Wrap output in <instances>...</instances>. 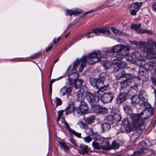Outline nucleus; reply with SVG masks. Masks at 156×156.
Segmentation results:
<instances>
[{"label":"nucleus","mask_w":156,"mask_h":156,"mask_svg":"<svg viewBox=\"0 0 156 156\" xmlns=\"http://www.w3.org/2000/svg\"><path fill=\"white\" fill-rule=\"evenodd\" d=\"M66 16H72L82 13V11L79 9H76L75 10H66Z\"/></svg>","instance_id":"5701e85b"},{"label":"nucleus","mask_w":156,"mask_h":156,"mask_svg":"<svg viewBox=\"0 0 156 156\" xmlns=\"http://www.w3.org/2000/svg\"><path fill=\"white\" fill-rule=\"evenodd\" d=\"M64 111L63 110L59 111L57 113L58 115V116L61 117L63 115Z\"/></svg>","instance_id":"6e6d98bb"},{"label":"nucleus","mask_w":156,"mask_h":156,"mask_svg":"<svg viewBox=\"0 0 156 156\" xmlns=\"http://www.w3.org/2000/svg\"><path fill=\"white\" fill-rule=\"evenodd\" d=\"M112 147L114 149H117L119 147V145L115 141L112 144Z\"/></svg>","instance_id":"09e8293b"},{"label":"nucleus","mask_w":156,"mask_h":156,"mask_svg":"<svg viewBox=\"0 0 156 156\" xmlns=\"http://www.w3.org/2000/svg\"><path fill=\"white\" fill-rule=\"evenodd\" d=\"M77 23V20H75L73 21V24L74 25L76 24Z\"/></svg>","instance_id":"774afa93"},{"label":"nucleus","mask_w":156,"mask_h":156,"mask_svg":"<svg viewBox=\"0 0 156 156\" xmlns=\"http://www.w3.org/2000/svg\"><path fill=\"white\" fill-rule=\"evenodd\" d=\"M111 117L112 119H114L117 122H119L121 121V117L120 115L119 114H115L113 116L110 115L108 116V118Z\"/></svg>","instance_id":"72a5a7b5"},{"label":"nucleus","mask_w":156,"mask_h":156,"mask_svg":"<svg viewBox=\"0 0 156 156\" xmlns=\"http://www.w3.org/2000/svg\"><path fill=\"white\" fill-rule=\"evenodd\" d=\"M70 141L74 145H76V142L73 139L71 138L70 139Z\"/></svg>","instance_id":"052dcab7"},{"label":"nucleus","mask_w":156,"mask_h":156,"mask_svg":"<svg viewBox=\"0 0 156 156\" xmlns=\"http://www.w3.org/2000/svg\"><path fill=\"white\" fill-rule=\"evenodd\" d=\"M64 124L66 126V128L67 129L69 132L72 134H74L75 136L79 138L81 137V134L80 133H77L74 130H73L71 129L70 128L68 123L66 121L64 122Z\"/></svg>","instance_id":"b1692460"},{"label":"nucleus","mask_w":156,"mask_h":156,"mask_svg":"<svg viewBox=\"0 0 156 156\" xmlns=\"http://www.w3.org/2000/svg\"><path fill=\"white\" fill-rule=\"evenodd\" d=\"M78 152L81 154H84L88 153V146L83 144L80 145Z\"/></svg>","instance_id":"bb28decb"},{"label":"nucleus","mask_w":156,"mask_h":156,"mask_svg":"<svg viewBox=\"0 0 156 156\" xmlns=\"http://www.w3.org/2000/svg\"><path fill=\"white\" fill-rule=\"evenodd\" d=\"M85 132L87 134L89 135H92L94 133V132L93 130L91 128L88 127L86 129Z\"/></svg>","instance_id":"a18cd8bd"},{"label":"nucleus","mask_w":156,"mask_h":156,"mask_svg":"<svg viewBox=\"0 0 156 156\" xmlns=\"http://www.w3.org/2000/svg\"><path fill=\"white\" fill-rule=\"evenodd\" d=\"M153 83L155 85H156V79H153L152 80Z\"/></svg>","instance_id":"69168bd1"},{"label":"nucleus","mask_w":156,"mask_h":156,"mask_svg":"<svg viewBox=\"0 0 156 156\" xmlns=\"http://www.w3.org/2000/svg\"><path fill=\"white\" fill-rule=\"evenodd\" d=\"M92 32L94 33L95 35H99L101 34L100 28L94 29L92 30Z\"/></svg>","instance_id":"37998d69"},{"label":"nucleus","mask_w":156,"mask_h":156,"mask_svg":"<svg viewBox=\"0 0 156 156\" xmlns=\"http://www.w3.org/2000/svg\"><path fill=\"white\" fill-rule=\"evenodd\" d=\"M139 117L136 114H133L130 116L132 120L131 124L128 119H125L122 121V125L126 131L130 132L136 129L142 131L144 129V128H141L142 122L140 120L139 121L138 119Z\"/></svg>","instance_id":"f03ea898"},{"label":"nucleus","mask_w":156,"mask_h":156,"mask_svg":"<svg viewBox=\"0 0 156 156\" xmlns=\"http://www.w3.org/2000/svg\"><path fill=\"white\" fill-rule=\"evenodd\" d=\"M102 93L98 89L97 91L95 93L94 96L96 97V99H98V102L100 100V99H101L102 95Z\"/></svg>","instance_id":"4c0bfd02"},{"label":"nucleus","mask_w":156,"mask_h":156,"mask_svg":"<svg viewBox=\"0 0 156 156\" xmlns=\"http://www.w3.org/2000/svg\"><path fill=\"white\" fill-rule=\"evenodd\" d=\"M152 9L154 11H156V2L154 3L152 5Z\"/></svg>","instance_id":"4d7b16f0"},{"label":"nucleus","mask_w":156,"mask_h":156,"mask_svg":"<svg viewBox=\"0 0 156 156\" xmlns=\"http://www.w3.org/2000/svg\"><path fill=\"white\" fill-rule=\"evenodd\" d=\"M49 89H50V92L51 94H52V85L51 84H50L49 86Z\"/></svg>","instance_id":"680f3d73"},{"label":"nucleus","mask_w":156,"mask_h":156,"mask_svg":"<svg viewBox=\"0 0 156 156\" xmlns=\"http://www.w3.org/2000/svg\"><path fill=\"white\" fill-rule=\"evenodd\" d=\"M101 34L102 33L108 37H110L109 28L107 27H103L100 28Z\"/></svg>","instance_id":"c85d7f7f"},{"label":"nucleus","mask_w":156,"mask_h":156,"mask_svg":"<svg viewBox=\"0 0 156 156\" xmlns=\"http://www.w3.org/2000/svg\"><path fill=\"white\" fill-rule=\"evenodd\" d=\"M126 96V94L125 92H122L119 94L116 99L117 103L119 104L122 103L125 100Z\"/></svg>","instance_id":"393cba45"},{"label":"nucleus","mask_w":156,"mask_h":156,"mask_svg":"<svg viewBox=\"0 0 156 156\" xmlns=\"http://www.w3.org/2000/svg\"><path fill=\"white\" fill-rule=\"evenodd\" d=\"M69 77L70 85L73 86L75 88H78L82 85L83 81L81 79L77 80L79 76L76 72H73Z\"/></svg>","instance_id":"423d86ee"},{"label":"nucleus","mask_w":156,"mask_h":156,"mask_svg":"<svg viewBox=\"0 0 156 156\" xmlns=\"http://www.w3.org/2000/svg\"><path fill=\"white\" fill-rule=\"evenodd\" d=\"M76 111L78 116H80L81 114L85 115L91 112L88 105L84 102H81L79 107L76 108Z\"/></svg>","instance_id":"6e6552de"},{"label":"nucleus","mask_w":156,"mask_h":156,"mask_svg":"<svg viewBox=\"0 0 156 156\" xmlns=\"http://www.w3.org/2000/svg\"><path fill=\"white\" fill-rule=\"evenodd\" d=\"M83 36H85L84 35H81L80 36L78 37H77L76 38V39H73L72 41L70 42V44H73L76 41H79L81 39H82L83 37Z\"/></svg>","instance_id":"c03bdc74"},{"label":"nucleus","mask_w":156,"mask_h":156,"mask_svg":"<svg viewBox=\"0 0 156 156\" xmlns=\"http://www.w3.org/2000/svg\"><path fill=\"white\" fill-rule=\"evenodd\" d=\"M124 109L127 115H130L132 114V110L130 106L128 105H126L124 107Z\"/></svg>","instance_id":"473e14b6"},{"label":"nucleus","mask_w":156,"mask_h":156,"mask_svg":"<svg viewBox=\"0 0 156 156\" xmlns=\"http://www.w3.org/2000/svg\"><path fill=\"white\" fill-rule=\"evenodd\" d=\"M91 107L92 111L95 113L105 114L108 112V109L106 108L95 104H92Z\"/></svg>","instance_id":"9b49d317"},{"label":"nucleus","mask_w":156,"mask_h":156,"mask_svg":"<svg viewBox=\"0 0 156 156\" xmlns=\"http://www.w3.org/2000/svg\"><path fill=\"white\" fill-rule=\"evenodd\" d=\"M129 42L131 44L135 45L136 47L139 48H141L142 49L144 45L147 44V42H146L143 41H140L138 42L135 41H130Z\"/></svg>","instance_id":"a878e982"},{"label":"nucleus","mask_w":156,"mask_h":156,"mask_svg":"<svg viewBox=\"0 0 156 156\" xmlns=\"http://www.w3.org/2000/svg\"><path fill=\"white\" fill-rule=\"evenodd\" d=\"M94 10H90V11L87 12H86L85 13L84 15H86V14H88V13H90L92 12L93 11H94Z\"/></svg>","instance_id":"0e129e2a"},{"label":"nucleus","mask_w":156,"mask_h":156,"mask_svg":"<svg viewBox=\"0 0 156 156\" xmlns=\"http://www.w3.org/2000/svg\"><path fill=\"white\" fill-rule=\"evenodd\" d=\"M142 5V2H135L132 3L129 8L131 15L133 16L136 15L137 12L138 11Z\"/></svg>","instance_id":"9d476101"},{"label":"nucleus","mask_w":156,"mask_h":156,"mask_svg":"<svg viewBox=\"0 0 156 156\" xmlns=\"http://www.w3.org/2000/svg\"><path fill=\"white\" fill-rule=\"evenodd\" d=\"M107 55L111 56L107 51L101 52L99 50L94 51L89 55L88 58V63L89 64L92 65L99 61L105 62L108 60Z\"/></svg>","instance_id":"7ed1b4c3"},{"label":"nucleus","mask_w":156,"mask_h":156,"mask_svg":"<svg viewBox=\"0 0 156 156\" xmlns=\"http://www.w3.org/2000/svg\"><path fill=\"white\" fill-rule=\"evenodd\" d=\"M140 99V105L143 106V105H149V103L147 102V95L146 92L144 90L140 91L138 96Z\"/></svg>","instance_id":"ddd939ff"},{"label":"nucleus","mask_w":156,"mask_h":156,"mask_svg":"<svg viewBox=\"0 0 156 156\" xmlns=\"http://www.w3.org/2000/svg\"><path fill=\"white\" fill-rule=\"evenodd\" d=\"M126 60L131 63L135 64L138 66H142L144 62L146 61L145 58L138 59V60H136L131 55H129L126 58Z\"/></svg>","instance_id":"f8f14e48"},{"label":"nucleus","mask_w":156,"mask_h":156,"mask_svg":"<svg viewBox=\"0 0 156 156\" xmlns=\"http://www.w3.org/2000/svg\"><path fill=\"white\" fill-rule=\"evenodd\" d=\"M83 139L86 142L88 143L90 142L92 140L91 138L89 136L83 137Z\"/></svg>","instance_id":"603ef678"},{"label":"nucleus","mask_w":156,"mask_h":156,"mask_svg":"<svg viewBox=\"0 0 156 156\" xmlns=\"http://www.w3.org/2000/svg\"><path fill=\"white\" fill-rule=\"evenodd\" d=\"M142 66H139L141 67H144L146 70L151 71L154 69V67L155 66V63L153 61L149 62L145 64V62Z\"/></svg>","instance_id":"412c9836"},{"label":"nucleus","mask_w":156,"mask_h":156,"mask_svg":"<svg viewBox=\"0 0 156 156\" xmlns=\"http://www.w3.org/2000/svg\"><path fill=\"white\" fill-rule=\"evenodd\" d=\"M86 98L90 105L92 104H96L98 102V99H96L95 96L91 93L87 92L86 93Z\"/></svg>","instance_id":"f3484780"},{"label":"nucleus","mask_w":156,"mask_h":156,"mask_svg":"<svg viewBox=\"0 0 156 156\" xmlns=\"http://www.w3.org/2000/svg\"><path fill=\"white\" fill-rule=\"evenodd\" d=\"M132 103L134 104H137L139 103L140 105V100L138 96L135 95L133 96L131 98Z\"/></svg>","instance_id":"f704fd0d"},{"label":"nucleus","mask_w":156,"mask_h":156,"mask_svg":"<svg viewBox=\"0 0 156 156\" xmlns=\"http://www.w3.org/2000/svg\"><path fill=\"white\" fill-rule=\"evenodd\" d=\"M110 29L112 32L115 34L120 35L121 33L120 30L114 27H112L110 28Z\"/></svg>","instance_id":"79ce46f5"},{"label":"nucleus","mask_w":156,"mask_h":156,"mask_svg":"<svg viewBox=\"0 0 156 156\" xmlns=\"http://www.w3.org/2000/svg\"><path fill=\"white\" fill-rule=\"evenodd\" d=\"M90 84L92 85L96 89H98V86H100V84H102V80L100 79L97 80L94 78H92L90 80Z\"/></svg>","instance_id":"aec40b11"},{"label":"nucleus","mask_w":156,"mask_h":156,"mask_svg":"<svg viewBox=\"0 0 156 156\" xmlns=\"http://www.w3.org/2000/svg\"><path fill=\"white\" fill-rule=\"evenodd\" d=\"M141 75L142 76H144V73H139L138 75L139 78L137 77H133L132 78H129V80L131 84V87H133L136 86L140 82V79L142 78L140 76Z\"/></svg>","instance_id":"dca6fc26"},{"label":"nucleus","mask_w":156,"mask_h":156,"mask_svg":"<svg viewBox=\"0 0 156 156\" xmlns=\"http://www.w3.org/2000/svg\"><path fill=\"white\" fill-rule=\"evenodd\" d=\"M94 35L95 34L94 33L92 32V31L91 32H89L84 34L85 36L87 37V38L93 37H94Z\"/></svg>","instance_id":"49530a36"},{"label":"nucleus","mask_w":156,"mask_h":156,"mask_svg":"<svg viewBox=\"0 0 156 156\" xmlns=\"http://www.w3.org/2000/svg\"><path fill=\"white\" fill-rule=\"evenodd\" d=\"M60 40V38L59 37L57 38L56 39L55 38L54 39V41H53V43L55 44H56Z\"/></svg>","instance_id":"bf43d9fd"},{"label":"nucleus","mask_w":156,"mask_h":156,"mask_svg":"<svg viewBox=\"0 0 156 156\" xmlns=\"http://www.w3.org/2000/svg\"><path fill=\"white\" fill-rule=\"evenodd\" d=\"M77 124L79 125L81 127H82L85 129L88 127L86 124L81 121H79L77 123Z\"/></svg>","instance_id":"ea45409f"},{"label":"nucleus","mask_w":156,"mask_h":156,"mask_svg":"<svg viewBox=\"0 0 156 156\" xmlns=\"http://www.w3.org/2000/svg\"><path fill=\"white\" fill-rule=\"evenodd\" d=\"M86 91L84 90L83 89L81 88L77 94V101L80 102H83V99L84 98L85 94Z\"/></svg>","instance_id":"4be33fe9"},{"label":"nucleus","mask_w":156,"mask_h":156,"mask_svg":"<svg viewBox=\"0 0 156 156\" xmlns=\"http://www.w3.org/2000/svg\"><path fill=\"white\" fill-rule=\"evenodd\" d=\"M100 85H101L98 86V90L102 93L109 89V86L108 85H105L103 81L102 84Z\"/></svg>","instance_id":"7c9ffc66"},{"label":"nucleus","mask_w":156,"mask_h":156,"mask_svg":"<svg viewBox=\"0 0 156 156\" xmlns=\"http://www.w3.org/2000/svg\"><path fill=\"white\" fill-rule=\"evenodd\" d=\"M95 119V118L94 116H90L87 118L86 120V122L88 124H91L94 122Z\"/></svg>","instance_id":"c9c22d12"},{"label":"nucleus","mask_w":156,"mask_h":156,"mask_svg":"<svg viewBox=\"0 0 156 156\" xmlns=\"http://www.w3.org/2000/svg\"><path fill=\"white\" fill-rule=\"evenodd\" d=\"M133 55L136 59V60H138V59L144 58H142L141 54L140 52L138 51H136L134 52Z\"/></svg>","instance_id":"e433bc0d"},{"label":"nucleus","mask_w":156,"mask_h":156,"mask_svg":"<svg viewBox=\"0 0 156 156\" xmlns=\"http://www.w3.org/2000/svg\"><path fill=\"white\" fill-rule=\"evenodd\" d=\"M147 146L146 142L145 141H143L139 144L140 147L142 148L141 149H144V151L145 150V148Z\"/></svg>","instance_id":"de8ad7c7"},{"label":"nucleus","mask_w":156,"mask_h":156,"mask_svg":"<svg viewBox=\"0 0 156 156\" xmlns=\"http://www.w3.org/2000/svg\"><path fill=\"white\" fill-rule=\"evenodd\" d=\"M56 80V79H54L51 80L50 81V84H51V85H52V83H54V82H55Z\"/></svg>","instance_id":"e2e57ef3"},{"label":"nucleus","mask_w":156,"mask_h":156,"mask_svg":"<svg viewBox=\"0 0 156 156\" xmlns=\"http://www.w3.org/2000/svg\"><path fill=\"white\" fill-rule=\"evenodd\" d=\"M41 55V52L35 53L33 55L31 56V58H34L40 56Z\"/></svg>","instance_id":"5fc2aeb1"},{"label":"nucleus","mask_w":156,"mask_h":156,"mask_svg":"<svg viewBox=\"0 0 156 156\" xmlns=\"http://www.w3.org/2000/svg\"><path fill=\"white\" fill-rule=\"evenodd\" d=\"M136 32L138 34H144L147 33L150 34H152V31L150 30H148L146 29L139 28L138 30H136Z\"/></svg>","instance_id":"c756f323"},{"label":"nucleus","mask_w":156,"mask_h":156,"mask_svg":"<svg viewBox=\"0 0 156 156\" xmlns=\"http://www.w3.org/2000/svg\"><path fill=\"white\" fill-rule=\"evenodd\" d=\"M144 149H140L139 150H137L134 152L133 154L135 156H137L139 154L144 153Z\"/></svg>","instance_id":"8fccbe9b"},{"label":"nucleus","mask_w":156,"mask_h":156,"mask_svg":"<svg viewBox=\"0 0 156 156\" xmlns=\"http://www.w3.org/2000/svg\"><path fill=\"white\" fill-rule=\"evenodd\" d=\"M92 146L95 149L99 150L101 149V145H100L96 142H93L92 144Z\"/></svg>","instance_id":"a19ab883"},{"label":"nucleus","mask_w":156,"mask_h":156,"mask_svg":"<svg viewBox=\"0 0 156 156\" xmlns=\"http://www.w3.org/2000/svg\"><path fill=\"white\" fill-rule=\"evenodd\" d=\"M56 140L58 141L60 147L62 148L65 151H66L69 149L68 146L66 144L59 138H57Z\"/></svg>","instance_id":"cd10ccee"},{"label":"nucleus","mask_w":156,"mask_h":156,"mask_svg":"<svg viewBox=\"0 0 156 156\" xmlns=\"http://www.w3.org/2000/svg\"><path fill=\"white\" fill-rule=\"evenodd\" d=\"M94 139L96 141H101V149L102 150H109L110 148V144L108 142V139L110 138H104L101 137L99 136H96L94 137Z\"/></svg>","instance_id":"1a4fd4ad"},{"label":"nucleus","mask_w":156,"mask_h":156,"mask_svg":"<svg viewBox=\"0 0 156 156\" xmlns=\"http://www.w3.org/2000/svg\"><path fill=\"white\" fill-rule=\"evenodd\" d=\"M131 77V76L129 74H126V80L121 82V87L122 88H124L127 86H129L130 87V83L129 80V78Z\"/></svg>","instance_id":"6ab92c4d"},{"label":"nucleus","mask_w":156,"mask_h":156,"mask_svg":"<svg viewBox=\"0 0 156 156\" xmlns=\"http://www.w3.org/2000/svg\"><path fill=\"white\" fill-rule=\"evenodd\" d=\"M141 27V24L139 23L138 24H133L131 25L130 27L132 29H134L135 30L136 32V30H138L139 28H140Z\"/></svg>","instance_id":"58836bf2"},{"label":"nucleus","mask_w":156,"mask_h":156,"mask_svg":"<svg viewBox=\"0 0 156 156\" xmlns=\"http://www.w3.org/2000/svg\"><path fill=\"white\" fill-rule=\"evenodd\" d=\"M129 51V48L127 46L119 44L112 47L110 50L107 51L111 55V56L113 55V53H116L117 58L112 61V64L116 65L118 67L122 68L125 67L126 65V63L118 58H123L128 55Z\"/></svg>","instance_id":"f257e3e1"},{"label":"nucleus","mask_w":156,"mask_h":156,"mask_svg":"<svg viewBox=\"0 0 156 156\" xmlns=\"http://www.w3.org/2000/svg\"><path fill=\"white\" fill-rule=\"evenodd\" d=\"M110 128V125L107 122L104 123L101 125V128L103 131H108Z\"/></svg>","instance_id":"2f4dec72"},{"label":"nucleus","mask_w":156,"mask_h":156,"mask_svg":"<svg viewBox=\"0 0 156 156\" xmlns=\"http://www.w3.org/2000/svg\"><path fill=\"white\" fill-rule=\"evenodd\" d=\"M103 66L105 68H108L111 66V65L110 62L107 61L103 64Z\"/></svg>","instance_id":"864d4df0"},{"label":"nucleus","mask_w":156,"mask_h":156,"mask_svg":"<svg viewBox=\"0 0 156 156\" xmlns=\"http://www.w3.org/2000/svg\"><path fill=\"white\" fill-rule=\"evenodd\" d=\"M89 57V55L87 56H85L83 57L81 59L79 60L77 59L74 62L73 64V67L72 70V71H74L75 72L76 67L80 65L79 68V71L82 72L83 69L86 66V64L87 62H88V58Z\"/></svg>","instance_id":"0eeeda50"},{"label":"nucleus","mask_w":156,"mask_h":156,"mask_svg":"<svg viewBox=\"0 0 156 156\" xmlns=\"http://www.w3.org/2000/svg\"><path fill=\"white\" fill-rule=\"evenodd\" d=\"M147 44L143 47L142 50L147 52L146 57L149 59H152L156 58V42L151 39L147 42Z\"/></svg>","instance_id":"20e7f679"},{"label":"nucleus","mask_w":156,"mask_h":156,"mask_svg":"<svg viewBox=\"0 0 156 156\" xmlns=\"http://www.w3.org/2000/svg\"><path fill=\"white\" fill-rule=\"evenodd\" d=\"M126 66V65L124 68L119 67L120 69H119L116 71H114L115 76L117 80L126 77V74H125V73L122 68H124ZM118 67L119 68V67Z\"/></svg>","instance_id":"a211bd4d"},{"label":"nucleus","mask_w":156,"mask_h":156,"mask_svg":"<svg viewBox=\"0 0 156 156\" xmlns=\"http://www.w3.org/2000/svg\"><path fill=\"white\" fill-rule=\"evenodd\" d=\"M114 98L113 94L110 92L104 93L101 98V101L105 103L111 102Z\"/></svg>","instance_id":"4468645a"},{"label":"nucleus","mask_w":156,"mask_h":156,"mask_svg":"<svg viewBox=\"0 0 156 156\" xmlns=\"http://www.w3.org/2000/svg\"><path fill=\"white\" fill-rule=\"evenodd\" d=\"M53 46V44H52L50 46L48 47V48H46V51L48 52L49 51L50 49L52 48Z\"/></svg>","instance_id":"13d9d810"},{"label":"nucleus","mask_w":156,"mask_h":156,"mask_svg":"<svg viewBox=\"0 0 156 156\" xmlns=\"http://www.w3.org/2000/svg\"><path fill=\"white\" fill-rule=\"evenodd\" d=\"M73 23H71V24H70L69 25V26H68V29H70V28H71L72 27V26H73Z\"/></svg>","instance_id":"338daca9"},{"label":"nucleus","mask_w":156,"mask_h":156,"mask_svg":"<svg viewBox=\"0 0 156 156\" xmlns=\"http://www.w3.org/2000/svg\"><path fill=\"white\" fill-rule=\"evenodd\" d=\"M72 89L71 87H64L60 90V94L62 96L66 95L67 97H69L72 95Z\"/></svg>","instance_id":"2eb2a0df"},{"label":"nucleus","mask_w":156,"mask_h":156,"mask_svg":"<svg viewBox=\"0 0 156 156\" xmlns=\"http://www.w3.org/2000/svg\"><path fill=\"white\" fill-rule=\"evenodd\" d=\"M55 103L57 106L60 105L62 104V100L58 98H56Z\"/></svg>","instance_id":"3c124183"},{"label":"nucleus","mask_w":156,"mask_h":156,"mask_svg":"<svg viewBox=\"0 0 156 156\" xmlns=\"http://www.w3.org/2000/svg\"><path fill=\"white\" fill-rule=\"evenodd\" d=\"M149 105H143L145 107V108L140 113L136 114L139 117L138 119L139 121L141 120L142 121V126L144 124V119L148 118L152 116L153 114V108L151 106L149 103Z\"/></svg>","instance_id":"39448f33"}]
</instances>
